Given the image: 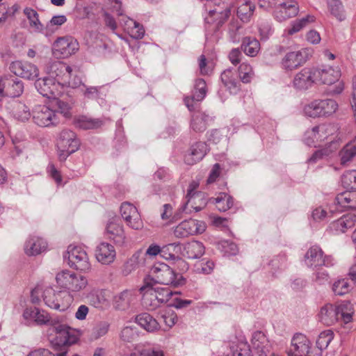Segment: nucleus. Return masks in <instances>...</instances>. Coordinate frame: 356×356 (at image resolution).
<instances>
[{
	"label": "nucleus",
	"instance_id": "nucleus-30",
	"mask_svg": "<svg viewBox=\"0 0 356 356\" xmlns=\"http://www.w3.org/2000/svg\"><path fill=\"white\" fill-rule=\"evenodd\" d=\"M294 86L299 90H307L312 86V68L305 67L298 73L293 80Z\"/></svg>",
	"mask_w": 356,
	"mask_h": 356
},
{
	"label": "nucleus",
	"instance_id": "nucleus-59",
	"mask_svg": "<svg viewBox=\"0 0 356 356\" xmlns=\"http://www.w3.org/2000/svg\"><path fill=\"white\" fill-rule=\"evenodd\" d=\"M210 16L213 17L216 15L218 16V18L216 19L218 20V24H222L223 23L229 16L230 15V10L227 8H226L223 10H218L216 9L212 10L209 11Z\"/></svg>",
	"mask_w": 356,
	"mask_h": 356
},
{
	"label": "nucleus",
	"instance_id": "nucleus-29",
	"mask_svg": "<svg viewBox=\"0 0 356 356\" xmlns=\"http://www.w3.org/2000/svg\"><path fill=\"white\" fill-rule=\"evenodd\" d=\"M335 202L343 209H356V191H346L338 194Z\"/></svg>",
	"mask_w": 356,
	"mask_h": 356
},
{
	"label": "nucleus",
	"instance_id": "nucleus-17",
	"mask_svg": "<svg viewBox=\"0 0 356 356\" xmlns=\"http://www.w3.org/2000/svg\"><path fill=\"white\" fill-rule=\"evenodd\" d=\"M35 86L43 97L49 99L55 97L58 94V86L56 83L54 79H38L35 83Z\"/></svg>",
	"mask_w": 356,
	"mask_h": 356
},
{
	"label": "nucleus",
	"instance_id": "nucleus-40",
	"mask_svg": "<svg viewBox=\"0 0 356 356\" xmlns=\"http://www.w3.org/2000/svg\"><path fill=\"white\" fill-rule=\"evenodd\" d=\"M215 203L220 211H226L233 207L234 200L232 197L226 193H220L215 199Z\"/></svg>",
	"mask_w": 356,
	"mask_h": 356
},
{
	"label": "nucleus",
	"instance_id": "nucleus-11",
	"mask_svg": "<svg viewBox=\"0 0 356 356\" xmlns=\"http://www.w3.org/2000/svg\"><path fill=\"white\" fill-rule=\"evenodd\" d=\"M299 7L295 0H286L283 2L278 1L274 10V16L277 20L282 22L296 16Z\"/></svg>",
	"mask_w": 356,
	"mask_h": 356
},
{
	"label": "nucleus",
	"instance_id": "nucleus-6",
	"mask_svg": "<svg viewBox=\"0 0 356 356\" xmlns=\"http://www.w3.org/2000/svg\"><path fill=\"white\" fill-rule=\"evenodd\" d=\"M68 264L80 271L86 272L90 269V264L86 252L80 246L70 245L67 248Z\"/></svg>",
	"mask_w": 356,
	"mask_h": 356
},
{
	"label": "nucleus",
	"instance_id": "nucleus-5",
	"mask_svg": "<svg viewBox=\"0 0 356 356\" xmlns=\"http://www.w3.org/2000/svg\"><path fill=\"white\" fill-rule=\"evenodd\" d=\"M46 71L51 78L56 79L58 83L63 82V84H68L72 88H76L79 83L71 82L72 69L70 66L62 61L49 62L46 67Z\"/></svg>",
	"mask_w": 356,
	"mask_h": 356
},
{
	"label": "nucleus",
	"instance_id": "nucleus-26",
	"mask_svg": "<svg viewBox=\"0 0 356 356\" xmlns=\"http://www.w3.org/2000/svg\"><path fill=\"white\" fill-rule=\"evenodd\" d=\"M47 247V243L44 240L33 236L26 241L24 251L29 256H35L44 252Z\"/></svg>",
	"mask_w": 356,
	"mask_h": 356
},
{
	"label": "nucleus",
	"instance_id": "nucleus-64",
	"mask_svg": "<svg viewBox=\"0 0 356 356\" xmlns=\"http://www.w3.org/2000/svg\"><path fill=\"white\" fill-rule=\"evenodd\" d=\"M139 356H163V353L160 350L145 348L139 352Z\"/></svg>",
	"mask_w": 356,
	"mask_h": 356
},
{
	"label": "nucleus",
	"instance_id": "nucleus-49",
	"mask_svg": "<svg viewBox=\"0 0 356 356\" xmlns=\"http://www.w3.org/2000/svg\"><path fill=\"white\" fill-rule=\"evenodd\" d=\"M311 22V17L309 15H307L305 17L297 19L295 22H293L291 28H290L288 30V33L289 35H293L298 31H300L301 29H302L304 27H305L307 25H308Z\"/></svg>",
	"mask_w": 356,
	"mask_h": 356
},
{
	"label": "nucleus",
	"instance_id": "nucleus-63",
	"mask_svg": "<svg viewBox=\"0 0 356 356\" xmlns=\"http://www.w3.org/2000/svg\"><path fill=\"white\" fill-rule=\"evenodd\" d=\"M220 174V165L215 163L209 173V177L207 180L208 184L215 182Z\"/></svg>",
	"mask_w": 356,
	"mask_h": 356
},
{
	"label": "nucleus",
	"instance_id": "nucleus-48",
	"mask_svg": "<svg viewBox=\"0 0 356 356\" xmlns=\"http://www.w3.org/2000/svg\"><path fill=\"white\" fill-rule=\"evenodd\" d=\"M110 324L106 321H101L98 323L92 330V337L98 339L106 335L109 330Z\"/></svg>",
	"mask_w": 356,
	"mask_h": 356
},
{
	"label": "nucleus",
	"instance_id": "nucleus-33",
	"mask_svg": "<svg viewBox=\"0 0 356 356\" xmlns=\"http://www.w3.org/2000/svg\"><path fill=\"white\" fill-rule=\"evenodd\" d=\"M260 48V43L256 38L245 37L242 39L241 49L248 56H256Z\"/></svg>",
	"mask_w": 356,
	"mask_h": 356
},
{
	"label": "nucleus",
	"instance_id": "nucleus-45",
	"mask_svg": "<svg viewBox=\"0 0 356 356\" xmlns=\"http://www.w3.org/2000/svg\"><path fill=\"white\" fill-rule=\"evenodd\" d=\"M155 295L159 300V303H166L174 294H179L180 292H173L171 289L166 287H154Z\"/></svg>",
	"mask_w": 356,
	"mask_h": 356
},
{
	"label": "nucleus",
	"instance_id": "nucleus-31",
	"mask_svg": "<svg viewBox=\"0 0 356 356\" xmlns=\"http://www.w3.org/2000/svg\"><path fill=\"white\" fill-rule=\"evenodd\" d=\"M334 259L330 255H325L318 246L313 247V265L317 266L331 267L334 265Z\"/></svg>",
	"mask_w": 356,
	"mask_h": 356
},
{
	"label": "nucleus",
	"instance_id": "nucleus-27",
	"mask_svg": "<svg viewBox=\"0 0 356 356\" xmlns=\"http://www.w3.org/2000/svg\"><path fill=\"white\" fill-rule=\"evenodd\" d=\"M106 231L110 239L118 245H122L125 241L123 227L115 220L110 221L106 226Z\"/></svg>",
	"mask_w": 356,
	"mask_h": 356
},
{
	"label": "nucleus",
	"instance_id": "nucleus-62",
	"mask_svg": "<svg viewBox=\"0 0 356 356\" xmlns=\"http://www.w3.org/2000/svg\"><path fill=\"white\" fill-rule=\"evenodd\" d=\"M233 356H252L250 346L247 343H241L233 352Z\"/></svg>",
	"mask_w": 356,
	"mask_h": 356
},
{
	"label": "nucleus",
	"instance_id": "nucleus-7",
	"mask_svg": "<svg viewBox=\"0 0 356 356\" xmlns=\"http://www.w3.org/2000/svg\"><path fill=\"white\" fill-rule=\"evenodd\" d=\"M33 120L40 127L56 125L59 121L56 111L45 105H38L33 111Z\"/></svg>",
	"mask_w": 356,
	"mask_h": 356
},
{
	"label": "nucleus",
	"instance_id": "nucleus-10",
	"mask_svg": "<svg viewBox=\"0 0 356 356\" xmlns=\"http://www.w3.org/2000/svg\"><path fill=\"white\" fill-rule=\"evenodd\" d=\"M309 49H302L298 51L287 53L282 61L284 69L293 70L303 65L309 58Z\"/></svg>",
	"mask_w": 356,
	"mask_h": 356
},
{
	"label": "nucleus",
	"instance_id": "nucleus-44",
	"mask_svg": "<svg viewBox=\"0 0 356 356\" xmlns=\"http://www.w3.org/2000/svg\"><path fill=\"white\" fill-rule=\"evenodd\" d=\"M254 73L252 66L246 63H243L238 67V76L244 83H248L254 77Z\"/></svg>",
	"mask_w": 356,
	"mask_h": 356
},
{
	"label": "nucleus",
	"instance_id": "nucleus-20",
	"mask_svg": "<svg viewBox=\"0 0 356 356\" xmlns=\"http://www.w3.org/2000/svg\"><path fill=\"white\" fill-rule=\"evenodd\" d=\"M24 14L27 17L29 25L34 32L37 33H42L46 36L49 35V29L46 28L44 25L40 22L39 15L34 9L26 7L23 10Z\"/></svg>",
	"mask_w": 356,
	"mask_h": 356
},
{
	"label": "nucleus",
	"instance_id": "nucleus-4",
	"mask_svg": "<svg viewBox=\"0 0 356 356\" xmlns=\"http://www.w3.org/2000/svg\"><path fill=\"white\" fill-rule=\"evenodd\" d=\"M56 280L60 286L74 292L83 290L88 285L86 277L69 270H63L58 273Z\"/></svg>",
	"mask_w": 356,
	"mask_h": 356
},
{
	"label": "nucleus",
	"instance_id": "nucleus-51",
	"mask_svg": "<svg viewBox=\"0 0 356 356\" xmlns=\"http://www.w3.org/2000/svg\"><path fill=\"white\" fill-rule=\"evenodd\" d=\"M177 246L178 245H177L176 243H170L166 245H164L163 247L161 248V256L166 260L175 259L177 257V256L175 255V252Z\"/></svg>",
	"mask_w": 356,
	"mask_h": 356
},
{
	"label": "nucleus",
	"instance_id": "nucleus-22",
	"mask_svg": "<svg viewBox=\"0 0 356 356\" xmlns=\"http://www.w3.org/2000/svg\"><path fill=\"white\" fill-rule=\"evenodd\" d=\"M318 318L324 325H332L339 319V309L337 306L327 304L321 309Z\"/></svg>",
	"mask_w": 356,
	"mask_h": 356
},
{
	"label": "nucleus",
	"instance_id": "nucleus-3",
	"mask_svg": "<svg viewBox=\"0 0 356 356\" xmlns=\"http://www.w3.org/2000/svg\"><path fill=\"white\" fill-rule=\"evenodd\" d=\"M43 300L50 308L65 311L73 302V297L67 291L56 292L51 287H47L43 292Z\"/></svg>",
	"mask_w": 356,
	"mask_h": 356
},
{
	"label": "nucleus",
	"instance_id": "nucleus-19",
	"mask_svg": "<svg viewBox=\"0 0 356 356\" xmlns=\"http://www.w3.org/2000/svg\"><path fill=\"white\" fill-rule=\"evenodd\" d=\"M140 291L143 295L142 305L145 307L154 310L160 307L159 300L155 295L154 287L150 283L147 282L145 285L140 289Z\"/></svg>",
	"mask_w": 356,
	"mask_h": 356
},
{
	"label": "nucleus",
	"instance_id": "nucleus-55",
	"mask_svg": "<svg viewBox=\"0 0 356 356\" xmlns=\"http://www.w3.org/2000/svg\"><path fill=\"white\" fill-rule=\"evenodd\" d=\"M315 275V282L317 284L323 285L328 283L330 277L327 270L322 268H318L316 270Z\"/></svg>",
	"mask_w": 356,
	"mask_h": 356
},
{
	"label": "nucleus",
	"instance_id": "nucleus-21",
	"mask_svg": "<svg viewBox=\"0 0 356 356\" xmlns=\"http://www.w3.org/2000/svg\"><path fill=\"white\" fill-rule=\"evenodd\" d=\"M95 257L103 264H109L114 261L115 251L114 247L108 243H102L97 246Z\"/></svg>",
	"mask_w": 356,
	"mask_h": 356
},
{
	"label": "nucleus",
	"instance_id": "nucleus-56",
	"mask_svg": "<svg viewBox=\"0 0 356 356\" xmlns=\"http://www.w3.org/2000/svg\"><path fill=\"white\" fill-rule=\"evenodd\" d=\"M34 314L33 319L38 324H46L49 321V316L44 311H40L39 309L35 307Z\"/></svg>",
	"mask_w": 356,
	"mask_h": 356
},
{
	"label": "nucleus",
	"instance_id": "nucleus-15",
	"mask_svg": "<svg viewBox=\"0 0 356 356\" xmlns=\"http://www.w3.org/2000/svg\"><path fill=\"white\" fill-rule=\"evenodd\" d=\"M338 104L332 99H318L313 102V117H327L338 109Z\"/></svg>",
	"mask_w": 356,
	"mask_h": 356
},
{
	"label": "nucleus",
	"instance_id": "nucleus-42",
	"mask_svg": "<svg viewBox=\"0 0 356 356\" xmlns=\"http://www.w3.org/2000/svg\"><path fill=\"white\" fill-rule=\"evenodd\" d=\"M327 3L332 15L339 21H342L345 19L343 6L339 0H327Z\"/></svg>",
	"mask_w": 356,
	"mask_h": 356
},
{
	"label": "nucleus",
	"instance_id": "nucleus-34",
	"mask_svg": "<svg viewBox=\"0 0 356 356\" xmlns=\"http://www.w3.org/2000/svg\"><path fill=\"white\" fill-rule=\"evenodd\" d=\"M191 193L192 191H188L187 194L188 200L186 203H188V204H191L195 212H198L203 209L207 204L205 194L202 192L193 193V194Z\"/></svg>",
	"mask_w": 356,
	"mask_h": 356
},
{
	"label": "nucleus",
	"instance_id": "nucleus-23",
	"mask_svg": "<svg viewBox=\"0 0 356 356\" xmlns=\"http://www.w3.org/2000/svg\"><path fill=\"white\" fill-rule=\"evenodd\" d=\"M54 330L56 332L58 344L66 346L73 344L76 342V337L72 333V330L69 326L59 324L54 326Z\"/></svg>",
	"mask_w": 356,
	"mask_h": 356
},
{
	"label": "nucleus",
	"instance_id": "nucleus-32",
	"mask_svg": "<svg viewBox=\"0 0 356 356\" xmlns=\"http://www.w3.org/2000/svg\"><path fill=\"white\" fill-rule=\"evenodd\" d=\"M136 322L147 332L158 330L159 323L148 313H142L136 316Z\"/></svg>",
	"mask_w": 356,
	"mask_h": 356
},
{
	"label": "nucleus",
	"instance_id": "nucleus-50",
	"mask_svg": "<svg viewBox=\"0 0 356 356\" xmlns=\"http://www.w3.org/2000/svg\"><path fill=\"white\" fill-rule=\"evenodd\" d=\"M332 339V332L330 330L322 332L316 340V346L320 350L327 347Z\"/></svg>",
	"mask_w": 356,
	"mask_h": 356
},
{
	"label": "nucleus",
	"instance_id": "nucleus-36",
	"mask_svg": "<svg viewBox=\"0 0 356 356\" xmlns=\"http://www.w3.org/2000/svg\"><path fill=\"white\" fill-rule=\"evenodd\" d=\"M254 8V4L250 1H245L238 7L237 16L241 21L248 22L252 17Z\"/></svg>",
	"mask_w": 356,
	"mask_h": 356
},
{
	"label": "nucleus",
	"instance_id": "nucleus-24",
	"mask_svg": "<svg viewBox=\"0 0 356 356\" xmlns=\"http://www.w3.org/2000/svg\"><path fill=\"white\" fill-rule=\"evenodd\" d=\"M238 75L236 72L232 69L224 70L220 75V79L225 87H226L231 93H237L240 90L241 84L237 79Z\"/></svg>",
	"mask_w": 356,
	"mask_h": 356
},
{
	"label": "nucleus",
	"instance_id": "nucleus-39",
	"mask_svg": "<svg viewBox=\"0 0 356 356\" xmlns=\"http://www.w3.org/2000/svg\"><path fill=\"white\" fill-rule=\"evenodd\" d=\"M208 116L204 113H196L193 115L191 128L195 132H202L207 129V119Z\"/></svg>",
	"mask_w": 356,
	"mask_h": 356
},
{
	"label": "nucleus",
	"instance_id": "nucleus-8",
	"mask_svg": "<svg viewBox=\"0 0 356 356\" xmlns=\"http://www.w3.org/2000/svg\"><path fill=\"white\" fill-rule=\"evenodd\" d=\"M79 47V43L74 38L62 37L54 42L53 53L56 56L67 58L78 51Z\"/></svg>",
	"mask_w": 356,
	"mask_h": 356
},
{
	"label": "nucleus",
	"instance_id": "nucleus-28",
	"mask_svg": "<svg viewBox=\"0 0 356 356\" xmlns=\"http://www.w3.org/2000/svg\"><path fill=\"white\" fill-rule=\"evenodd\" d=\"M74 125L81 129H95L100 128L104 122L99 118H93L86 115H81L74 120Z\"/></svg>",
	"mask_w": 356,
	"mask_h": 356
},
{
	"label": "nucleus",
	"instance_id": "nucleus-43",
	"mask_svg": "<svg viewBox=\"0 0 356 356\" xmlns=\"http://www.w3.org/2000/svg\"><path fill=\"white\" fill-rule=\"evenodd\" d=\"M131 293L129 291H124L114 297L115 307L120 310L127 308L130 303Z\"/></svg>",
	"mask_w": 356,
	"mask_h": 356
},
{
	"label": "nucleus",
	"instance_id": "nucleus-37",
	"mask_svg": "<svg viewBox=\"0 0 356 356\" xmlns=\"http://www.w3.org/2000/svg\"><path fill=\"white\" fill-rule=\"evenodd\" d=\"M24 85L22 81L17 78L8 80L6 87V95L11 97H16L21 95L23 92Z\"/></svg>",
	"mask_w": 356,
	"mask_h": 356
},
{
	"label": "nucleus",
	"instance_id": "nucleus-16",
	"mask_svg": "<svg viewBox=\"0 0 356 356\" xmlns=\"http://www.w3.org/2000/svg\"><path fill=\"white\" fill-rule=\"evenodd\" d=\"M79 144V140L74 132L64 129L60 134L57 145L58 148H62L63 151L74 153L78 149Z\"/></svg>",
	"mask_w": 356,
	"mask_h": 356
},
{
	"label": "nucleus",
	"instance_id": "nucleus-61",
	"mask_svg": "<svg viewBox=\"0 0 356 356\" xmlns=\"http://www.w3.org/2000/svg\"><path fill=\"white\" fill-rule=\"evenodd\" d=\"M103 18L106 26L111 29L113 32H115L118 25L114 17L107 11H104Z\"/></svg>",
	"mask_w": 356,
	"mask_h": 356
},
{
	"label": "nucleus",
	"instance_id": "nucleus-35",
	"mask_svg": "<svg viewBox=\"0 0 356 356\" xmlns=\"http://www.w3.org/2000/svg\"><path fill=\"white\" fill-rule=\"evenodd\" d=\"M184 251L186 257L188 259H197L203 255L204 247L202 243L194 241L185 245Z\"/></svg>",
	"mask_w": 356,
	"mask_h": 356
},
{
	"label": "nucleus",
	"instance_id": "nucleus-58",
	"mask_svg": "<svg viewBox=\"0 0 356 356\" xmlns=\"http://www.w3.org/2000/svg\"><path fill=\"white\" fill-rule=\"evenodd\" d=\"M57 106V112L63 114L65 118H70L71 116V106L66 102L58 99L56 102Z\"/></svg>",
	"mask_w": 356,
	"mask_h": 356
},
{
	"label": "nucleus",
	"instance_id": "nucleus-38",
	"mask_svg": "<svg viewBox=\"0 0 356 356\" xmlns=\"http://www.w3.org/2000/svg\"><path fill=\"white\" fill-rule=\"evenodd\" d=\"M351 289L350 281L347 278H341L336 280L332 284V291L337 296H343L348 293Z\"/></svg>",
	"mask_w": 356,
	"mask_h": 356
},
{
	"label": "nucleus",
	"instance_id": "nucleus-1",
	"mask_svg": "<svg viewBox=\"0 0 356 356\" xmlns=\"http://www.w3.org/2000/svg\"><path fill=\"white\" fill-rule=\"evenodd\" d=\"M149 277L154 283L168 285L173 288L185 284L186 279L164 263L154 264L149 270Z\"/></svg>",
	"mask_w": 356,
	"mask_h": 356
},
{
	"label": "nucleus",
	"instance_id": "nucleus-9",
	"mask_svg": "<svg viewBox=\"0 0 356 356\" xmlns=\"http://www.w3.org/2000/svg\"><path fill=\"white\" fill-rule=\"evenodd\" d=\"M206 229V225L202 221L189 219L182 221L174 230L177 238H186L191 235L202 234Z\"/></svg>",
	"mask_w": 356,
	"mask_h": 356
},
{
	"label": "nucleus",
	"instance_id": "nucleus-52",
	"mask_svg": "<svg viewBox=\"0 0 356 356\" xmlns=\"http://www.w3.org/2000/svg\"><path fill=\"white\" fill-rule=\"evenodd\" d=\"M229 37L233 42H238L243 35V28L236 23L231 24L229 30Z\"/></svg>",
	"mask_w": 356,
	"mask_h": 356
},
{
	"label": "nucleus",
	"instance_id": "nucleus-47",
	"mask_svg": "<svg viewBox=\"0 0 356 356\" xmlns=\"http://www.w3.org/2000/svg\"><path fill=\"white\" fill-rule=\"evenodd\" d=\"M341 183L348 190L356 191V171H349L343 174Z\"/></svg>",
	"mask_w": 356,
	"mask_h": 356
},
{
	"label": "nucleus",
	"instance_id": "nucleus-41",
	"mask_svg": "<svg viewBox=\"0 0 356 356\" xmlns=\"http://www.w3.org/2000/svg\"><path fill=\"white\" fill-rule=\"evenodd\" d=\"M341 163L346 165L356 155V143L347 144L340 152Z\"/></svg>",
	"mask_w": 356,
	"mask_h": 356
},
{
	"label": "nucleus",
	"instance_id": "nucleus-18",
	"mask_svg": "<svg viewBox=\"0 0 356 356\" xmlns=\"http://www.w3.org/2000/svg\"><path fill=\"white\" fill-rule=\"evenodd\" d=\"M207 145L204 142H197L193 144L187 154H186L184 161L188 165H194L201 161L207 154Z\"/></svg>",
	"mask_w": 356,
	"mask_h": 356
},
{
	"label": "nucleus",
	"instance_id": "nucleus-46",
	"mask_svg": "<svg viewBox=\"0 0 356 356\" xmlns=\"http://www.w3.org/2000/svg\"><path fill=\"white\" fill-rule=\"evenodd\" d=\"M207 94V84L203 79H197L195 81L193 95L197 102L202 101Z\"/></svg>",
	"mask_w": 356,
	"mask_h": 356
},
{
	"label": "nucleus",
	"instance_id": "nucleus-14",
	"mask_svg": "<svg viewBox=\"0 0 356 356\" xmlns=\"http://www.w3.org/2000/svg\"><path fill=\"white\" fill-rule=\"evenodd\" d=\"M122 217L127 225L134 229L143 227V222L136 207L129 202H124L120 207Z\"/></svg>",
	"mask_w": 356,
	"mask_h": 356
},
{
	"label": "nucleus",
	"instance_id": "nucleus-2",
	"mask_svg": "<svg viewBox=\"0 0 356 356\" xmlns=\"http://www.w3.org/2000/svg\"><path fill=\"white\" fill-rule=\"evenodd\" d=\"M341 76V70L337 67L321 65L313 70V83L332 85L337 83L334 88L330 91L331 95H339L344 89V83L339 81Z\"/></svg>",
	"mask_w": 356,
	"mask_h": 356
},
{
	"label": "nucleus",
	"instance_id": "nucleus-53",
	"mask_svg": "<svg viewBox=\"0 0 356 356\" xmlns=\"http://www.w3.org/2000/svg\"><path fill=\"white\" fill-rule=\"evenodd\" d=\"M127 22L129 23V25H133L131 28V37L135 39H141L145 34V31L142 25H140L138 22L131 19H128Z\"/></svg>",
	"mask_w": 356,
	"mask_h": 356
},
{
	"label": "nucleus",
	"instance_id": "nucleus-12",
	"mask_svg": "<svg viewBox=\"0 0 356 356\" xmlns=\"http://www.w3.org/2000/svg\"><path fill=\"white\" fill-rule=\"evenodd\" d=\"M309 340L301 333L296 334L291 340V345L287 350L289 356H309Z\"/></svg>",
	"mask_w": 356,
	"mask_h": 356
},
{
	"label": "nucleus",
	"instance_id": "nucleus-13",
	"mask_svg": "<svg viewBox=\"0 0 356 356\" xmlns=\"http://www.w3.org/2000/svg\"><path fill=\"white\" fill-rule=\"evenodd\" d=\"M10 70L17 76L26 79H34L38 76L37 67L28 62L15 61L10 65Z\"/></svg>",
	"mask_w": 356,
	"mask_h": 356
},
{
	"label": "nucleus",
	"instance_id": "nucleus-25",
	"mask_svg": "<svg viewBox=\"0 0 356 356\" xmlns=\"http://www.w3.org/2000/svg\"><path fill=\"white\" fill-rule=\"evenodd\" d=\"M356 222L355 214L344 215L330 224V229L337 234L344 233L347 229L352 228Z\"/></svg>",
	"mask_w": 356,
	"mask_h": 356
},
{
	"label": "nucleus",
	"instance_id": "nucleus-60",
	"mask_svg": "<svg viewBox=\"0 0 356 356\" xmlns=\"http://www.w3.org/2000/svg\"><path fill=\"white\" fill-rule=\"evenodd\" d=\"M67 22V17L65 15H56L54 16L50 21L48 22V24L46 26V28L49 29V35L53 32L50 27L52 26H60L65 24Z\"/></svg>",
	"mask_w": 356,
	"mask_h": 356
},
{
	"label": "nucleus",
	"instance_id": "nucleus-54",
	"mask_svg": "<svg viewBox=\"0 0 356 356\" xmlns=\"http://www.w3.org/2000/svg\"><path fill=\"white\" fill-rule=\"evenodd\" d=\"M137 337V330L136 328H133L132 327H125L121 331L120 337L124 341L131 342Z\"/></svg>",
	"mask_w": 356,
	"mask_h": 356
},
{
	"label": "nucleus",
	"instance_id": "nucleus-57",
	"mask_svg": "<svg viewBox=\"0 0 356 356\" xmlns=\"http://www.w3.org/2000/svg\"><path fill=\"white\" fill-rule=\"evenodd\" d=\"M328 218V212L326 209L319 207L313 210V220L321 222L326 220Z\"/></svg>",
	"mask_w": 356,
	"mask_h": 356
}]
</instances>
